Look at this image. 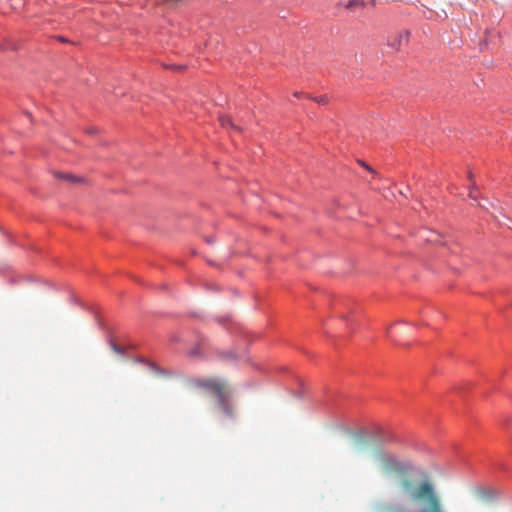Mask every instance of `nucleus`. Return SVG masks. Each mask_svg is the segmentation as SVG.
Returning a JSON list of instances; mask_svg holds the SVG:
<instances>
[{
  "mask_svg": "<svg viewBox=\"0 0 512 512\" xmlns=\"http://www.w3.org/2000/svg\"><path fill=\"white\" fill-rule=\"evenodd\" d=\"M378 460L382 471L393 478L390 495L397 505L404 508L421 504L425 507L419 512H444L435 485L429 479L418 481L413 478V465L409 461L384 452L378 454Z\"/></svg>",
  "mask_w": 512,
  "mask_h": 512,
  "instance_id": "obj_1",
  "label": "nucleus"
},
{
  "mask_svg": "<svg viewBox=\"0 0 512 512\" xmlns=\"http://www.w3.org/2000/svg\"><path fill=\"white\" fill-rule=\"evenodd\" d=\"M198 386L213 394L217 398L219 411L223 417L232 418L234 410L230 402L231 390L227 383L218 379H202Z\"/></svg>",
  "mask_w": 512,
  "mask_h": 512,
  "instance_id": "obj_2",
  "label": "nucleus"
},
{
  "mask_svg": "<svg viewBox=\"0 0 512 512\" xmlns=\"http://www.w3.org/2000/svg\"><path fill=\"white\" fill-rule=\"evenodd\" d=\"M409 41V32L406 30L400 31L388 39V45L393 49L399 50L403 46L407 45Z\"/></svg>",
  "mask_w": 512,
  "mask_h": 512,
  "instance_id": "obj_3",
  "label": "nucleus"
},
{
  "mask_svg": "<svg viewBox=\"0 0 512 512\" xmlns=\"http://www.w3.org/2000/svg\"><path fill=\"white\" fill-rule=\"evenodd\" d=\"M354 448L357 452H364L368 448L365 438L357 436L354 440Z\"/></svg>",
  "mask_w": 512,
  "mask_h": 512,
  "instance_id": "obj_4",
  "label": "nucleus"
},
{
  "mask_svg": "<svg viewBox=\"0 0 512 512\" xmlns=\"http://www.w3.org/2000/svg\"><path fill=\"white\" fill-rule=\"evenodd\" d=\"M220 124L224 128H232L234 130L240 131V128L232 123L231 119L228 116H221L219 118Z\"/></svg>",
  "mask_w": 512,
  "mask_h": 512,
  "instance_id": "obj_5",
  "label": "nucleus"
},
{
  "mask_svg": "<svg viewBox=\"0 0 512 512\" xmlns=\"http://www.w3.org/2000/svg\"><path fill=\"white\" fill-rule=\"evenodd\" d=\"M57 177L59 178H63V179H66L72 183H80L82 182V179L78 176H75V175H71V174H61V173H57L56 174Z\"/></svg>",
  "mask_w": 512,
  "mask_h": 512,
  "instance_id": "obj_6",
  "label": "nucleus"
},
{
  "mask_svg": "<svg viewBox=\"0 0 512 512\" xmlns=\"http://www.w3.org/2000/svg\"><path fill=\"white\" fill-rule=\"evenodd\" d=\"M162 4L168 5L170 7H176L180 3L184 2L185 0H159Z\"/></svg>",
  "mask_w": 512,
  "mask_h": 512,
  "instance_id": "obj_7",
  "label": "nucleus"
},
{
  "mask_svg": "<svg viewBox=\"0 0 512 512\" xmlns=\"http://www.w3.org/2000/svg\"><path fill=\"white\" fill-rule=\"evenodd\" d=\"M440 235L436 232H430L429 236L426 238L428 242L440 243L439 241Z\"/></svg>",
  "mask_w": 512,
  "mask_h": 512,
  "instance_id": "obj_8",
  "label": "nucleus"
},
{
  "mask_svg": "<svg viewBox=\"0 0 512 512\" xmlns=\"http://www.w3.org/2000/svg\"><path fill=\"white\" fill-rule=\"evenodd\" d=\"M360 4V1L359 0H350L347 4H345V7L347 9H351L355 6H358Z\"/></svg>",
  "mask_w": 512,
  "mask_h": 512,
  "instance_id": "obj_9",
  "label": "nucleus"
},
{
  "mask_svg": "<svg viewBox=\"0 0 512 512\" xmlns=\"http://www.w3.org/2000/svg\"><path fill=\"white\" fill-rule=\"evenodd\" d=\"M111 347L114 352L119 353V354L122 353V350L115 343H111Z\"/></svg>",
  "mask_w": 512,
  "mask_h": 512,
  "instance_id": "obj_10",
  "label": "nucleus"
},
{
  "mask_svg": "<svg viewBox=\"0 0 512 512\" xmlns=\"http://www.w3.org/2000/svg\"><path fill=\"white\" fill-rule=\"evenodd\" d=\"M474 190H475V187H474V186L470 188L469 197H470L471 199H474V200H475V199H476V196L474 195Z\"/></svg>",
  "mask_w": 512,
  "mask_h": 512,
  "instance_id": "obj_11",
  "label": "nucleus"
},
{
  "mask_svg": "<svg viewBox=\"0 0 512 512\" xmlns=\"http://www.w3.org/2000/svg\"><path fill=\"white\" fill-rule=\"evenodd\" d=\"M225 357H226V358H229V359H230V358H231V359H233V358H234V355H233L231 352H229V353H226V354H225Z\"/></svg>",
  "mask_w": 512,
  "mask_h": 512,
  "instance_id": "obj_12",
  "label": "nucleus"
},
{
  "mask_svg": "<svg viewBox=\"0 0 512 512\" xmlns=\"http://www.w3.org/2000/svg\"><path fill=\"white\" fill-rule=\"evenodd\" d=\"M173 69H183V66H171Z\"/></svg>",
  "mask_w": 512,
  "mask_h": 512,
  "instance_id": "obj_13",
  "label": "nucleus"
},
{
  "mask_svg": "<svg viewBox=\"0 0 512 512\" xmlns=\"http://www.w3.org/2000/svg\"><path fill=\"white\" fill-rule=\"evenodd\" d=\"M317 101H318L319 103H325V102H326L324 98H320V99H318Z\"/></svg>",
  "mask_w": 512,
  "mask_h": 512,
  "instance_id": "obj_14",
  "label": "nucleus"
},
{
  "mask_svg": "<svg viewBox=\"0 0 512 512\" xmlns=\"http://www.w3.org/2000/svg\"><path fill=\"white\" fill-rule=\"evenodd\" d=\"M60 41L65 42L66 40L63 37L58 38Z\"/></svg>",
  "mask_w": 512,
  "mask_h": 512,
  "instance_id": "obj_15",
  "label": "nucleus"
},
{
  "mask_svg": "<svg viewBox=\"0 0 512 512\" xmlns=\"http://www.w3.org/2000/svg\"><path fill=\"white\" fill-rule=\"evenodd\" d=\"M365 167H366L369 171H371V172H373V173H374V171L371 169V167H369V166H365Z\"/></svg>",
  "mask_w": 512,
  "mask_h": 512,
  "instance_id": "obj_16",
  "label": "nucleus"
}]
</instances>
